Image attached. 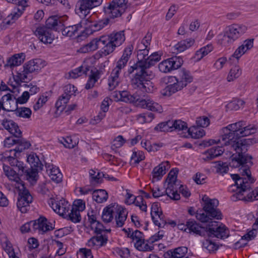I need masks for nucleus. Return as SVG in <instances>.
Listing matches in <instances>:
<instances>
[{
  "instance_id": "0e129e2a",
  "label": "nucleus",
  "mask_w": 258,
  "mask_h": 258,
  "mask_svg": "<svg viewBox=\"0 0 258 258\" xmlns=\"http://www.w3.org/2000/svg\"><path fill=\"white\" fill-rule=\"evenodd\" d=\"M130 238L133 240H136L135 243H137L138 242H142L144 239L143 238V234L140 231L136 230L134 232H132Z\"/></svg>"
},
{
  "instance_id": "4c0bfd02",
  "label": "nucleus",
  "mask_w": 258,
  "mask_h": 258,
  "mask_svg": "<svg viewBox=\"0 0 258 258\" xmlns=\"http://www.w3.org/2000/svg\"><path fill=\"white\" fill-rule=\"evenodd\" d=\"M245 102L239 98H233L226 105L227 108L230 110H237L241 107Z\"/></svg>"
},
{
  "instance_id": "a211bd4d",
  "label": "nucleus",
  "mask_w": 258,
  "mask_h": 258,
  "mask_svg": "<svg viewBox=\"0 0 258 258\" xmlns=\"http://www.w3.org/2000/svg\"><path fill=\"white\" fill-rule=\"evenodd\" d=\"M102 39L103 36H101L99 38L92 39L90 42L82 47L80 48V51L82 53H87L94 51L99 47L102 48L104 46V41Z\"/></svg>"
},
{
  "instance_id": "4d7b16f0",
  "label": "nucleus",
  "mask_w": 258,
  "mask_h": 258,
  "mask_svg": "<svg viewBox=\"0 0 258 258\" xmlns=\"http://www.w3.org/2000/svg\"><path fill=\"white\" fill-rule=\"evenodd\" d=\"M144 153L142 151H134L131 157V161L135 164H138L140 161L145 159Z\"/></svg>"
},
{
  "instance_id": "f3484780",
  "label": "nucleus",
  "mask_w": 258,
  "mask_h": 258,
  "mask_svg": "<svg viewBox=\"0 0 258 258\" xmlns=\"http://www.w3.org/2000/svg\"><path fill=\"white\" fill-rule=\"evenodd\" d=\"M54 227L50 223H48L46 218H40L37 220L33 221V230H38L39 233L43 234L46 231L52 230Z\"/></svg>"
},
{
  "instance_id": "09e8293b",
  "label": "nucleus",
  "mask_w": 258,
  "mask_h": 258,
  "mask_svg": "<svg viewBox=\"0 0 258 258\" xmlns=\"http://www.w3.org/2000/svg\"><path fill=\"white\" fill-rule=\"evenodd\" d=\"M70 98H59L55 103L56 109V113L58 112H61L66 107L67 104L69 102Z\"/></svg>"
},
{
  "instance_id": "4468645a",
  "label": "nucleus",
  "mask_w": 258,
  "mask_h": 258,
  "mask_svg": "<svg viewBox=\"0 0 258 258\" xmlns=\"http://www.w3.org/2000/svg\"><path fill=\"white\" fill-rule=\"evenodd\" d=\"M34 33L39 40L44 44H51L54 39L52 33L44 27H37Z\"/></svg>"
},
{
  "instance_id": "b1692460",
  "label": "nucleus",
  "mask_w": 258,
  "mask_h": 258,
  "mask_svg": "<svg viewBox=\"0 0 258 258\" xmlns=\"http://www.w3.org/2000/svg\"><path fill=\"white\" fill-rule=\"evenodd\" d=\"M118 206V205L115 204H111L103 209L102 214V219L104 222L107 223L112 220L113 216L117 210Z\"/></svg>"
},
{
  "instance_id": "393cba45",
  "label": "nucleus",
  "mask_w": 258,
  "mask_h": 258,
  "mask_svg": "<svg viewBox=\"0 0 258 258\" xmlns=\"http://www.w3.org/2000/svg\"><path fill=\"white\" fill-rule=\"evenodd\" d=\"M186 227L184 231H186L187 229L189 233L193 232L199 235H204V233L206 232L205 229L200 226L194 219H189L186 223Z\"/></svg>"
},
{
  "instance_id": "58836bf2",
  "label": "nucleus",
  "mask_w": 258,
  "mask_h": 258,
  "mask_svg": "<svg viewBox=\"0 0 258 258\" xmlns=\"http://www.w3.org/2000/svg\"><path fill=\"white\" fill-rule=\"evenodd\" d=\"M27 161L31 164V168L42 169V164L36 154H30L27 157Z\"/></svg>"
},
{
  "instance_id": "864d4df0",
  "label": "nucleus",
  "mask_w": 258,
  "mask_h": 258,
  "mask_svg": "<svg viewBox=\"0 0 258 258\" xmlns=\"http://www.w3.org/2000/svg\"><path fill=\"white\" fill-rule=\"evenodd\" d=\"M203 247L210 252H214L219 248V246L210 240L206 239L203 242Z\"/></svg>"
},
{
  "instance_id": "37998d69",
  "label": "nucleus",
  "mask_w": 258,
  "mask_h": 258,
  "mask_svg": "<svg viewBox=\"0 0 258 258\" xmlns=\"http://www.w3.org/2000/svg\"><path fill=\"white\" fill-rule=\"evenodd\" d=\"M89 71V67H84L83 66H82L78 68L75 69L71 73H70V76L71 78L73 79H76L83 74L87 75V73Z\"/></svg>"
},
{
  "instance_id": "1a4fd4ad",
  "label": "nucleus",
  "mask_w": 258,
  "mask_h": 258,
  "mask_svg": "<svg viewBox=\"0 0 258 258\" xmlns=\"http://www.w3.org/2000/svg\"><path fill=\"white\" fill-rule=\"evenodd\" d=\"M115 101L132 103L137 107L146 108L151 111L157 110L156 106L158 105L149 99H141L140 98L137 99L136 98H116Z\"/></svg>"
},
{
  "instance_id": "7c9ffc66",
  "label": "nucleus",
  "mask_w": 258,
  "mask_h": 258,
  "mask_svg": "<svg viewBox=\"0 0 258 258\" xmlns=\"http://www.w3.org/2000/svg\"><path fill=\"white\" fill-rule=\"evenodd\" d=\"M41 60L36 59L31 60L26 63L23 68L26 72L32 73L41 69Z\"/></svg>"
},
{
  "instance_id": "de8ad7c7",
  "label": "nucleus",
  "mask_w": 258,
  "mask_h": 258,
  "mask_svg": "<svg viewBox=\"0 0 258 258\" xmlns=\"http://www.w3.org/2000/svg\"><path fill=\"white\" fill-rule=\"evenodd\" d=\"M76 88L72 85L69 84L64 87V94L60 97H71L76 96L78 94Z\"/></svg>"
},
{
  "instance_id": "a19ab883",
  "label": "nucleus",
  "mask_w": 258,
  "mask_h": 258,
  "mask_svg": "<svg viewBox=\"0 0 258 258\" xmlns=\"http://www.w3.org/2000/svg\"><path fill=\"white\" fill-rule=\"evenodd\" d=\"M17 143L16 144L18 145L17 147H16L15 149L12 150L16 151V153L22 152L25 149H28L31 146V144L29 142L25 141L23 139H21L20 138H19L18 139H17Z\"/></svg>"
},
{
  "instance_id": "ddd939ff",
  "label": "nucleus",
  "mask_w": 258,
  "mask_h": 258,
  "mask_svg": "<svg viewBox=\"0 0 258 258\" xmlns=\"http://www.w3.org/2000/svg\"><path fill=\"white\" fill-rule=\"evenodd\" d=\"M49 204L53 211L60 216H64L69 212L70 205L65 199H62L59 201H56L51 198L49 201Z\"/></svg>"
},
{
  "instance_id": "c756f323",
  "label": "nucleus",
  "mask_w": 258,
  "mask_h": 258,
  "mask_svg": "<svg viewBox=\"0 0 258 258\" xmlns=\"http://www.w3.org/2000/svg\"><path fill=\"white\" fill-rule=\"evenodd\" d=\"M195 42V39L192 38L181 40L174 46V50H176L177 52H183L193 45Z\"/></svg>"
},
{
  "instance_id": "ea45409f",
  "label": "nucleus",
  "mask_w": 258,
  "mask_h": 258,
  "mask_svg": "<svg viewBox=\"0 0 258 258\" xmlns=\"http://www.w3.org/2000/svg\"><path fill=\"white\" fill-rule=\"evenodd\" d=\"M172 125L171 120H168L159 123L155 127L154 130L157 132H172Z\"/></svg>"
},
{
  "instance_id": "338daca9",
  "label": "nucleus",
  "mask_w": 258,
  "mask_h": 258,
  "mask_svg": "<svg viewBox=\"0 0 258 258\" xmlns=\"http://www.w3.org/2000/svg\"><path fill=\"white\" fill-rule=\"evenodd\" d=\"M178 170L175 168L172 169L168 173L166 179V182H177L176 178Z\"/></svg>"
},
{
  "instance_id": "774afa93",
  "label": "nucleus",
  "mask_w": 258,
  "mask_h": 258,
  "mask_svg": "<svg viewBox=\"0 0 258 258\" xmlns=\"http://www.w3.org/2000/svg\"><path fill=\"white\" fill-rule=\"evenodd\" d=\"M60 142L66 148L69 149L73 148L75 145V143L73 142L72 139L70 137H67L66 138H62L60 140Z\"/></svg>"
},
{
  "instance_id": "3c124183",
  "label": "nucleus",
  "mask_w": 258,
  "mask_h": 258,
  "mask_svg": "<svg viewBox=\"0 0 258 258\" xmlns=\"http://www.w3.org/2000/svg\"><path fill=\"white\" fill-rule=\"evenodd\" d=\"M40 169L35 168H31L26 170L25 174L27 179L31 181H36L37 179L38 171Z\"/></svg>"
},
{
  "instance_id": "8fccbe9b",
  "label": "nucleus",
  "mask_w": 258,
  "mask_h": 258,
  "mask_svg": "<svg viewBox=\"0 0 258 258\" xmlns=\"http://www.w3.org/2000/svg\"><path fill=\"white\" fill-rule=\"evenodd\" d=\"M241 74V71L239 68L238 66H235L232 68L227 76V79L228 82H231L234 79L237 78L240 76Z\"/></svg>"
},
{
  "instance_id": "f257e3e1",
  "label": "nucleus",
  "mask_w": 258,
  "mask_h": 258,
  "mask_svg": "<svg viewBox=\"0 0 258 258\" xmlns=\"http://www.w3.org/2000/svg\"><path fill=\"white\" fill-rule=\"evenodd\" d=\"M254 132V128L250 125H246L245 122L241 120L222 128L219 139L209 141L210 145L220 144L221 146H230L233 149L236 153L231 156L229 165L233 168L241 166L239 170L242 175L246 176L241 177L237 174H231L232 178L235 181V184L231 186L232 191L235 192L231 197L233 201L238 200L249 202L258 200V187L250 191L251 184L254 182L249 170V167L253 164L252 157L246 153L248 147L256 142L252 139L239 140Z\"/></svg>"
},
{
  "instance_id": "a878e982",
  "label": "nucleus",
  "mask_w": 258,
  "mask_h": 258,
  "mask_svg": "<svg viewBox=\"0 0 258 258\" xmlns=\"http://www.w3.org/2000/svg\"><path fill=\"white\" fill-rule=\"evenodd\" d=\"M115 216V227H122L126 220L127 212L121 206H118Z\"/></svg>"
},
{
  "instance_id": "6ab92c4d",
  "label": "nucleus",
  "mask_w": 258,
  "mask_h": 258,
  "mask_svg": "<svg viewBox=\"0 0 258 258\" xmlns=\"http://www.w3.org/2000/svg\"><path fill=\"white\" fill-rule=\"evenodd\" d=\"M133 50V46L131 44L125 48L121 57L117 61L115 68L121 71L125 67L132 54Z\"/></svg>"
},
{
  "instance_id": "6e6552de",
  "label": "nucleus",
  "mask_w": 258,
  "mask_h": 258,
  "mask_svg": "<svg viewBox=\"0 0 258 258\" xmlns=\"http://www.w3.org/2000/svg\"><path fill=\"white\" fill-rule=\"evenodd\" d=\"M102 1L103 0H78L76 5V13L80 17L85 18L89 14L90 10L100 5Z\"/></svg>"
},
{
  "instance_id": "f704fd0d",
  "label": "nucleus",
  "mask_w": 258,
  "mask_h": 258,
  "mask_svg": "<svg viewBox=\"0 0 258 258\" xmlns=\"http://www.w3.org/2000/svg\"><path fill=\"white\" fill-rule=\"evenodd\" d=\"M16 92H19L17 88H14L13 90L11 91L3 82H2L0 85V95H2V97H15L17 95V94H15Z\"/></svg>"
},
{
  "instance_id": "bf43d9fd",
  "label": "nucleus",
  "mask_w": 258,
  "mask_h": 258,
  "mask_svg": "<svg viewBox=\"0 0 258 258\" xmlns=\"http://www.w3.org/2000/svg\"><path fill=\"white\" fill-rule=\"evenodd\" d=\"M210 123L209 118L205 116H200L196 120V124L199 127H206L210 124Z\"/></svg>"
},
{
  "instance_id": "0eeeda50",
  "label": "nucleus",
  "mask_w": 258,
  "mask_h": 258,
  "mask_svg": "<svg viewBox=\"0 0 258 258\" xmlns=\"http://www.w3.org/2000/svg\"><path fill=\"white\" fill-rule=\"evenodd\" d=\"M19 191L17 206L18 209L23 213H26L30 208V204L33 201V198L29 190L26 188L24 184L16 186Z\"/></svg>"
},
{
  "instance_id": "e433bc0d",
  "label": "nucleus",
  "mask_w": 258,
  "mask_h": 258,
  "mask_svg": "<svg viewBox=\"0 0 258 258\" xmlns=\"http://www.w3.org/2000/svg\"><path fill=\"white\" fill-rule=\"evenodd\" d=\"M183 88L181 87V85H179V83L177 81L175 83L167 86L163 90V95L168 96H171Z\"/></svg>"
},
{
  "instance_id": "c03bdc74",
  "label": "nucleus",
  "mask_w": 258,
  "mask_h": 258,
  "mask_svg": "<svg viewBox=\"0 0 258 258\" xmlns=\"http://www.w3.org/2000/svg\"><path fill=\"white\" fill-rule=\"evenodd\" d=\"M141 145L143 148H145L148 152H156L158 150L159 148L162 146V144H151L150 141L148 140H142Z\"/></svg>"
},
{
  "instance_id": "f03ea898",
  "label": "nucleus",
  "mask_w": 258,
  "mask_h": 258,
  "mask_svg": "<svg viewBox=\"0 0 258 258\" xmlns=\"http://www.w3.org/2000/svg\"><path fill=\"white\" fill-rule=\"evenodd\" d=\"M203 211L196 213V218L202 222H209L213 219H222V213L217 208L219 201L216 199H211L205 195L202 199Z\"/></svg>"
},
{
  "instance_id": "4be33fe9",
  "label": "nucleus",
  "mask_w": 258,
  "mask_h": 258,
  "mask_svg": "<svg viewBox=\"0 0 258 258\" xmlns=\"http://www.w3.org/2000/svg\"><path fill=\"white\" fill-rule=\"evenodd\" d=\"M169 168V163L168 161L162 162L155 167L152 172L153 180L157 181L161 179L162 176L166 173V169Z\"/></svg>"
},
{
  "instance_id": "5701e85b",
  "label": "nucleus",
  "mask_w": 258,
  "mask_h": 258,
  "mask_svg": "<svg viewBox=\"0 0 258 258\" xmlns=\"http://www.w3.org/2000/svg\"><path fill=\"white\" fill-rule=\"evenodd\" d=\"M178 72V76L175 78L176 81L179 83L181 87H185L188 83L192 81L193 78L189 71L182 69Z\"/></svg>"
},
{
  "instance_id": "423d86ee",
  "label": "nucleus",
  "mask_w": 258,
  "mask_h": 258,
  "mask_svg": "<svg viewBox=\"0 0 258 258\" xmlns=\"http://www.w3.org/2000/svg\"><path fill=\"white\" fill-rule=\"evenodd\" d=\"M127 7V0H112L104 7V12L112 18H117L125 12Z\"/></svg>"
},
{
  "instance_id": "79ce46f5",
  "label": "nucleus",
  "mask_w": 258,
  "mask_h": 258,
  "mask_svg": "<svg viewBox=\"0 0 258 258\" xmlns=\"http://www.w3.org/2000/svg\"><path fill=\"white\" fill-rule=\"evenodd\" d=\"M187 132L191 138L194 139H199L205 135V132L203 129L195 126L188 128Z\"/></svg>"
},
{
  "instance_id": "69168bd1",
  "label": "nucleus",
  "mask_w": 258,
  "mask_h": 258,
  "mask_svg": "<svg viewBox=\"0 0 258 258\" xmlns=\"http://www.w3.org/2000/svg\"><path fill=\"white\" fill-rule=\"evenodd\" d=\"M91 227L92 229L94 230V232L96 234H102V232L104 231L103 225L98 221L95 222Z\"/></svg>"
},
{
  "instance_id": "9d476101",
  "label": "nucleus",
  "mask_w": 258,
  "mask_h": 258,
  "mask_svg": "<svg viewBox=\"0 0 258 258\" xmlns=\"http://www.w3.org/2000/svg\"><path fill=\"white\" fill-rule=\"evenodd\" d=\"M7 2L22 7V10L16 8L14 11L8 15L4 20V23L10 25L14 23L23 14L25 8L28 6L27 0H6Z\"/></svg>"
},
{
  "instance_id": "bb28decb",
  "label": "nucleus",
  "mask_w": 258,
  "mask_h": 258,
  "mask_svg": "<svg viewBox=\"0 0 258 258\" xmlns=\"http://www.w3.org/2000/svg\"><path fill=\"white\" fill-rule=\"evenodd\" d=\"M45 166L47 171L49 172V175L52 181L56 183H59L62 181V174L57 167L48 164H46Z\"/></svg>"
},
{
  "instance_id": "aec40b11",
  "label": "nucleus",
  "mask_w": 258,
  "mask_h": 258,
  "mask_svg": "<svg viewBox=\"0 0 258 258\" xmlns=\"http://www.w3.org/2000/svg\"><path fill=\"white\" fill-rule=\"evenodd\" d=\"M45 28L46 29L54 30L56 31H59V29H62L63 23L62 20L56 16H53L49 17L45 22Z\"/></svg>"
},
{
  "instance_id": "20e7f679",
  "label": "nucleus",
  "mask_w": 258,
  "mask_h": 258,
  "mask_svg": "<svg viewBox=\"0 0 258 258\" xmlns=\"http://www.w3.org/2000/svg\"><path fill=\"white\" fill-rule=\"evenodd\" d=\"M247 27L244 25L234 24L228 26L223 35H219L221 37L219 42L226 46L233 44L247 31Z\"/></svg>"
},
{
  "instance_id": "a18cd8bd",
  "label": "nucleus",
  "mask_w": 258,
  "mask_h": 258,
  "mask_svg": "<svg viewBox=\"0 0 258 258\" xmlns=\"http://www.w3.org/2000/svg\"><path fill=\"white\" fill-rule=\"evenodd\" d=\"M6 175L9 178V179L12 181H14L16 182L15 186H18L20 184H24L19 177V175L17 172V171L14 168L10 169L8 172V173Z\"/></svg>"
},
{
  "instance_id": "9b49d317",
  "label": "nucleus",
  "mask_w": 258,
  "mask_h": 258,
  "mask_svg": "<svg viewBox=\"0 0 258 258\" xmlns=\"http://www.w3.org/2000/svg\"><path fill=\"white\" fill-rule=\"evenodd\" d=\"M211 223L212 225L209 224L206 231L209 236L220 239H224L229 236V230L225 225L221 224L218 226L217 222L216 221L211 222Z\"/></svg>"
},
{
  "instance_id": "473e14b6",
  "label": "nucleus",
  "mask_w": 258,
  "mask_h": 258,
  "mask_svg": "<svg viewBox=\"0 0 258 258\" xmlns=\"http://www.w3.org/2000/svg\"><path fill=\"white\" fill-rule=\"evenodd\" d=\"M25 56L23 53L16 54L8 59L6 65L10 67L19 66L24 62Z\"/></svg>"
},
{
  "instance_id": "6e6d98bb",
  "label": "nucleus",
  "mask_w": 258,
  "mask_h": 258,
  "mask_svg": "<svg viewBox=\"0 0 258 258\" xmlns=\"http://www.w3.org/2000/svg\"><path fill=\"white\" fill-rule=\"evenodd\" d=\"M80 212L77 210L72 208L71 213H68L70 220L74 223L80 222L81 220Z\"/></svg>"
},
{
  "instance_id": "603ef678",
  "label": "nucleus",
  "mask_w": 258,
  "mask_h": 258,
  "mask_svg": "<svg viewBox=\"0 0 258 258\" xmlns=\"http://www.w3.org/2000/svg\"><path fill=\"white\" fill-rule=\"evenodd\" d=\"M17 116L25 118H29L32 113L31 110L29 108L21 107L18 108L16 111Z\"/></svg>"
},
{
  "instance_id": "c9c22d12",
  "label": "nucleus",
  "mask_w": 258,
  "mask_h": 258,
  "mask_svg": "<svg viewBox=\"0 0 258 258\" xmlns=\"http://www.w3.org/2000/svg\"><path fill=\"white\" fill-rule=\"evenodd\" d=\"M161 56L158 52H154L147 57L146 62H143L144 68L146 69L149 68L151 66H154L156 62L159 61Z\"/></svg>"
},
{
  "instance_id": "5fc2aeb1",
  "label": "nucleus",
  "mask_w": 258,
  "mask_h": 258,
  "mask_svg": "<svg viewBox=\"0 0 258 258\" xmlns=\"http://www.w3.org/2000/svg\"><path fill=\"white\" fill-rule=\"evenodd\" d=\"M61 31L62 34L64 36L72 37L75 35L76 33V27L73 26H69L68 27H62V29H59Z\"/></svg>"
},
{
  "instance_id": "052dcab7",
  "label": "nucleus",
  "mask_w": 258,
  "mask_h": 258,
  "mask_svg": "<svg viewBox=\"0 0 258 258\" xmlns=\"http://www.w3.org/2000/svg\"><path fill=\"white\" fill-rule=\"evenodd\" d=\"M135 246L140 251H152L153 249V246H150L147 243H145L144 240L142 242L135 243Z\"/></svg>"
},
{
  "instance_id": "cd10ccee",
  "label": "nucleus",
  "mask_w": 258,
  "mask_h": 258,
  "mask_svg": "<svg viewBox=\"0 0 258 258\" xmlns=\"http://www.w3.org/2000/svg\"><path fill=\"white\" fill-rule=\"evenodd\" d=\"M107 236L102 234H97L96 236L92 237L88 241L89 246H97L99 247L104 245L107 241Z\"/></svg>"
},
{
  "instance_id": "dca6fc26",
  "label": "nucleus",
  "mask_w": 258,
  "mask_h": 258,
  "mask_svg": "<svg viewBox=\"0 0 258 258\" xmlns=\"http://www.w3.org/2000/svg\"><path fill=\"white\" fill-rule=\"evenodd\" d=\"M2 125L14 137L19 138L22 136V132L18 124L13 120L5 119L2 120Z\"/></svg>"
},
{
  "instance_id": "f8f14e48",
  "label": "nucleus",
  "mask_w": 258,
  "mask_h": 258,
  "mask_svg": "<svg viewBox=\"0 0 258 258\" xmlns=\"http://www.w3.org/2000/svg\"><path fill=\"white\" fill-rule=\"evenodd\" d=\"M183 62L182 58L179 56L172 57L160 62L158 68L161 72L167 73L180 68Z\"/></svg>"
},
{
  "instance_id": "e2e57ef3",
  "label": "nucleus",
  "mask_w": 258,
  "mask_h": 258,
  "mask_svg": "<svg viewBox=\"0 0 258 258\" xmlns=\"http://www.w3.org/2000/svg\"><path fill=\"white\" fill-rule=\"evenodd\" d=\"M149 54V49H146L141 51H138L137 53V62H146L147 60V57Z\"/></svg>"
},
{
  "instance_id": "13d9d810",
  "label": "nucleus",
  "mask_w": 258,
  "mask_h": 258,
  "mask_svg": "<svg viewBox=\"0 0 258 258\" xmlns=\"http://www.w3.org/2000/svg\"><path fill=\"white\" fill-rule=\"evenodd\" d=\"M108 82L109 89L111 90L115 88L117 86H118L120 82V79L119 77L112 75V74H111L110 76L108 79Z\"/></svg>"
},
{
  "instance_id": "c85d7f7f",
  "label": "nucleus",
  "mask_w": 258,
  "mask_h": 258,
  "mask_svg": "<svg viewBox=\"0 0 258 258\" xmlns=\"http://www.w3.org/2000/svg\"><path fill=\"white\" fill-rule=\"evenodd\" d=\"M167 183L165 194L172 200H179L180 197V195L177 192L176 182H167Z\"/></svg>"
},
{
  "instance_id": "7ed1b4c3",
  "label": "nucleus",
  "mask_w": 258,
  "mask_h": 258,
  "mask_svg": "<svg viewBox=\"0 0 258 258\" xmlns=\"http://www.w3.org/2000/svg\"><path fill=\"white\" fill-rule=\"evenodd\" d=\"M135 70L137 72L135 77L132 80V85L135 88H139L143 93L149 92L150 89L147 88L145 84H148L147 81L150 79V75L146 71L143 62H137L128 70V73L132 74Z\"/></svg>"
},
{
  "instance_id": "412c9836",
  "label": "nucleus",
  "mask_w": 258,
  "mask_h": 258,
  "mask_svg": "<svg viewBox=\"0 0 258 258\" xmlns=\"http://www.w3.org/2000/svg\"><path fill=\"white\" fill-rule=\"evenodd\" d=\"M188 251L186 246H180L167 251L164 254L165 258H183Z\"/></svg>"
},
{
  "instance_id": "39448f33",
  "label": "nucleus",
  "mask_w": 258,
  "mask_h": 258,
  "mask_svg": "<svg viewBox=\"0 0 258 258\" xmlns=\"http://www.w3.org/2000/svg\"><path fill=\"white\" fill-rule=\"evenodd\" d=\"M104 46L102 48V54L107 56L112 53L115 48L120 46L125 41L123 31L113 32L108 35H103Z\"/></svg>"
},
{
  "instance_id": "2eb2a0df",
  "label": "nucleus",
  "mask_w": 258,
  "mask_h": 258,
  "mask_svg": "<svg viewBox=\"0 0 258 258\" xmlns=\"http://www.w3.org/2000/svg\"><path fill=\"white\" fill-rule=\"evenodd\" d=\"M85 21H88L90 24L85 29V33L87 35H90L94 32L98 31L102 29L103 28L107 26L109 22L108 18H104L99 21L92 22L89 21V18H85Z\"/></svg>"
},
{
  "instance_id": "2f4dec72",
  "label": "nucleus",
  "mask_w": 258,
  "mask_h": 258,
  "mask_svg": "<svg viewBox=\"0 0 258 258\" xmlns=\"http://www.w3.org/2000/svg\"><path fill=\"white\" fill-rule=\"evenodd\" d=\"M16 98H7L5 101L2 103V108L7 111H16L18 109Z\"/></svg>"
},
{
  "instance_id": "49530a36",
  "label": "nucleus",
  "mask_w": 258,
  "mask_h": 258,
  "mask_svg": "<svg viewBox=\"0 0 258 258\" xmlns=\"http://www.w3.org/2000/svg\"><path fill=\"white\" fill-rule=\"evenodd\" d=\"M171 121L172 124H173L172 126V131L174 130H177L179 131L184 130L187 131L188 129L187 123L184 121L181 120H171Z\"/></svg>"
},
{
  "instance_id": "72a5a7b5",
  "label": "nucleus",
  "mask_w": 258,
  "mask_h": 258,
  "mask_svg": "<svg viewBox=\"0 0 258 258\" xmlns=\"http://www.w3.org/2000/svg\"><path fill=\"white\" fill-rule=\"evenodd\" d=\"M92 198L96 202L102 203L107 201L108 194L105 190L98 189L93 191Z\"/></svg>"
},
{
  "instance_id": "680f3d73",
  "label": "nucleus",
  "mask_w": 258,
  "mask_h": 258,
  "mask_svg": "<svg viewBox=\"0 0 258 258\" xmlns=\"http://www.w3.org/2000/svg\"><path fill=\"white\" fill-rule=\"evenodd\" d=\"M72 208L82 212L85 209V203L82 200H76L74 202Z\"/></svg>"
}]
</instances>
